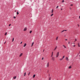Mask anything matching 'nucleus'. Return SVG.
Masks as SVG:
<instances>
[{"instance_id": "14", "label": "nucleus", "mask_w": 80, "mask_h": 80, "mask_svg": "<svg viewBox=\"0 0 80 80\" xmlns=\"http://www.w3.org/2000/svg\"><path fill=\"white\" fill-rule=\"evenodd\" d=\"M35 74H34L33 76V78H34V77H35Z\"/></svg>"}, {"instance_id": "12", "label": "nucleus", "mask_w": 80, "mask_h": 80, "mask_svg": "<svg viewBox=\"0 0 80 80\" xmlns=\"http://www.w3.org/2000/svg\"><path fill=\"white\" fill-rule=\"evenodd\" d=\"M53 52H52V55H51V57H53Z\"/></svg>"}, {"instance_id": "43", "label": "nucleus", "mask_w": 80, "mask_h": 80, "mask_svg": "<svg viewBox=\"0 0 80 80\" xmlns=\"http://www.w3.org/2000/svg\"><path fill=\"white\" fill-rule=\"evenodd\" d=\"M64 31H67V30H64Z\"/></svg>"}, {"instance_id": "47", "label": "nucleus", "mask_w": 80, "mask_h": 80, "mask_svg": "<svg viewBox=\"0 0 80 80\" xmlns=\"http://www.w3.org/2000/svg\"><path fill=\"white\" fill-rule=\"evenodd\" d=\"M15 12H16V11H15Z\"/></svg>"}, {"instance_id": "10", "label": "nucleus", "mask_w": 80, "mask_h": 80, "mask_svg": "<svg viewBox=\"0 0 80 80\" xmlns=\"http://www.w3.org/2000/svg\"><path fill=\"white\" fill-rule=\"evenodd\" d=\"M63 47H64V48H66L67 47H66V46H65L64 45H63Z\"/></svg>"}, {"instance_id": "18", "label": "nucleus", "mask_w": 80, "mask_h": 80, "mask_svg": "<svg viewBox=\"0 0 80 80\" xmlns=\"http://www.w3.org/2000/svg\"><path fill=\"white\" fill-rule=\"evenodd\" d=\"M64 58H65V56H64L62 57V59H64Z\"/></svg>"}, {"instance_id": "34", "label": "nucleus", "mask_w": 80, "mask_h": 80, "mask_svg": "<svg viewBox=\"0 0 80 80\" xmlns=\"http://www.w3.org/2000/svg\"><path fill=\"white\" fill-rule=\"evenodd\" d=\"M22 42H21V43H20V44H22Z\"/></svg>"}, {"instance_id": "7", "label": "nucleus", "mask_w": 80, "mask_h": 80, "mask_svg": "<svg viewBox=\"0 0 80 80\" xmlns=\"http://www.w3.org/2000/svg\"><path fill=\"white\" fill-rule=\"evenodd\" d=\"M27 46V44L26 43H25L24 45V47H26V46Z\"/></svg>"}, {"instance_id": "37", "label": "nucleus", "mask_w": 80, "mask_h": 80, "mask_svg": "<svg viewBox=\"0 0 80 80\" xmlns=\"http://www.w3.org/2000/svg\"><path fill=\"white\" fill-rule=\"evenodd\" d=\"M50 78H49V80H50Z\"/></svg>"}, {"instance_id": "15", "label": "nucleus", "mask_w": 80, "mask_h": 80, "mask_svg": "<svg viewBox=\"0 0 80 80\" xmlns=\"http://www.w3.org/2000/svg\"><path fill=\"white\" fill-rule=\"evenodd\" d=\"M13 41H14V38H12V42H13Z\"/></svg>"}, {"instance_id": "44", "label": "nucleus", "mask_w": 80, "mask_h": 80, "mask_svg": "<svg viewBox=\"0 0 80 80\" xmlns=\"http://www.w3.org/2000/svg\"><path fill=\"white\" fill-rule=\"evenodd\" d=\"M78 27H79V24H78Z\"/></svg>"}, {"instance_id": "2", "label": "nucleus", "mask_w": 80, "mask_h": 80, "mask_svg": "<svg viewBox=\"0 0 80 80\" xmlns=\"http://www.w3.org/2000/svg\"><path fill=\"white\" fill-rule=\"evenodd\" d=\"M27 30V27H25V28H24L23 31H26Z\"/></svg>"}, {"instance_id": "11", "label": "nucleus", "mask_w": 80, "mask_h": 80, "mask_svg": "<svg viewBox=\"0 0 80 80\" xmlns=\"http://www.w3.org/2000/svg\"><path fill=\"white\" fill-rule=\"evenodd\" d=\"M58 37H56V40H58Z\"/></svg>"}, {"instance_id": "26", "label": "nucleus", "mask_w": 80, "mask_h": 80, "mask_svg": "<svg viewBox=\"0 0 80 80\" xmlns=\"http://www.w3.org/2000/svg\"><path fill=\"white\" fill-rule=\"evenodd\" d=\"M63 60V59H62V58L59 59V60Z\"/></svg>"}, {"instance_id": "40", "label": "nucleus", "mask_w": 80, "mask_h": 80, "mask_svg": "<svg viewBox=\"0 0 80 80\" xmlns=\"http://www.w3.org/2000/svg\"><path fill=\"white\" fill-rule=\"evenodd\" d=\"M65 40H66V41L67 40V39H65Z\"/></svg>"}, {"instance_id": "29", "label": "nucleus", "mask_w": 80, "mask_h": 80, "mask_svg": "<svg viewBox=\"0 0 80 80\" xmlns=\"http://www.w3.org/2000/svg\"><path fill=\"white\" fill-rule=\"evenodd\" d=\"M70 6H73V4H71Z\"/></svg>"}, {"instance_id": "9", "label": "nucleus", "mask_w": 80, "mask_h": 80, "mask_svg": "<svg viewBox=\"0 0 80 80\" xmlns=\"http://www.w3.org/2000/svg\"><path fill=\"white\" fill-rule=\"evenodd\" d=\"M57 46H56V47L54 48V50L55 51L56 49H57Z\"/></svg>"}, {"instance_id": "24", "label": "nucleus", "mask_w": 80, "mask_h": 80, "mask_svg": "<svg viewBox=\"0 0 80 80\" xmlns=\"http://www.w3.org/2000/svg\"><path fill=\"white\" fill-rule=\"evenodd\" d=\"M72 68V67L71 66H69L68 68Z\"/></svg>"}, {"instance_id": "20", "label": "nucleus", "mask_w": 80, "mask_h": 80, "mask_svg": "<svg viewBox=\"0 0 80 80\" xmlns=\"http://www.w3.org/2000/svg\"><path fill=\"white\" fill-rule=\"evenodd\" d=\"M32 31H30L29 33H32Z\"/></svg>"}, {"instance_id": "6", "label": "nucleus", "mask_w": 80, "mask_h": 80, "mask_svg": "<svg viewBox=\"0 0 80 80\" xmlns=\"http://www.w3.org/2000/svg\"><path fill=\"white\" fill-rule=\"evenodd\" d=\"M22 55H23V53H21L19 55V57H20L21 56H22Z\"/></svg>"}, {"instance_id": "25", "label": "nucleus", "mask_w": 80, "mask_h": 80, "mask_svg": "<svg viewBox=\"0 0 80 80\" xmlns=\"http://www.w3.org/2000/svg\"><path fill=\"white\" fill-rule=\"evenodd\" d=\"M53 15V14H51V17H52V15Z\"/></svg>"}, {"instance_id": "22", "label": "nucleus", "mask_w": 80, "mask_h": 80, "mask_svg": "<svg viewBox=\"0 0 80 80\" xmlns=\"http://www.w3.org/2000/svg\"><path fill=\"white\" fill-rule=\"evenodd\" d=\"M75 47V45L72 46V47Z\"/></svg>"}, {"instance_id": "28", "label": "nucleus", "mask_w": 80, "mask_h": 80, "mask_svg": "<svg viewBox=\"0 0 80 80\" xmlns=\"http://www.w3.org/2000/svg\"><path fill=\"white\" fill-rule=\"evenodd\" d=\"M13 18H16V17L14 16V17H13Z\"/></svg>"}, {"instance_id": "41", "label": "nucleus", "mask_w": 80, "mask_h": 80, "mask_svg": "<svg viewBox=\"0 0 80 80\" xmlns=\"http://www.w3.org/2000/svg\"><path fill=\"white\" fill-rule=\"evenodd\" d=\"M68 44H70V42H68Z\"/></svg>"}, {"instance_id": "38", "label": "nucleus", "mask_w": 80, "mask_h": 80, "mask_svg": "<svg viewBox=\"0 0 80 80\" xmlns=\"http://www.w3.org/2000/svg\"><path fill=\"white\" fill-rule=\"evenodd\" d=\"M44 58L43 57L42 58V60H43V59Z\"/></svg>"}, {"instance_id": "33", "label": "nucleus", "mask_w": 80, "mask_h": 80, "mask_svg": "<svg viewBox=\"0 0 80 80\" xmlns=\"http://www.w3.org/2000/svg\"><path fill=\"white\" fill-rule=\"evenodd\" d=\"M76 41H77V39H75V42H76Z\"/></svg>"}, {"instance_id": "4", "label": "nucleus", "mask_w": 80, "mask_h": 80, "mask_svg": "<svg viewBox=\"0 0 80 80\" xmlns=\"http://www.w3.org/2000/svg\"><path fill=\"white\" fill-rule=\"evenodd\" d=\"M52 60L54 61V60H55V59L53 57H52Z\"/></svg>"}, {"instance_id": "16", "label": "nucleus", "mask_w": 80, "mask_h": 80, "mask_svg": "<svg viewBox=\"0 0 80 80\" xmlns=\"http://www.w3.org/2000/svg\"><path fill=\"white\" fill-rule=\"evenodd\" d=\"M16 76H15L13 77L14 79H16Z\"/></svg>"}, {"instance_id": "30", "label": "nucleus", "mask_w": 80, "mask_h": 80, "mask_svg": "<svg viewBox=\"0 0 80 80\" xmlns=\"http://www.w3.org/2000/svg\"><path fill=\"white\" fill-rule=\"evenodd\" d=\"M58 8V6L56 7V8Z\"/></svg>"}, {"instance_id": "19", "label": "nucleus", "mask_w": 80, "mask_h": 80, "mask_svg": "<svg viewBox=\"0 0 80 80\" xmlns=\"http://www.w3.org/2000/svg\"><path fill=\"white\" fill-rule=\"evenodd\" d=\"M78 47H80V44H79V43H78Z\"/></svg>"}, {"instance_id": "17", "label": "nucleus", "mask_w": 80, "mask_h": 80, "mask_svg": "<svg viewBox=\"0 0 80 80\" xmlns=\"http://www.w3.org/2000/svg\"><path fill=\"white\" fill-rule=\"evenodd\" d=\"M7 35V32H6L5 33V35Z\"/></svg>"}, {"instance_id": "31", "label": "nucleus", "mask_w": 80, "mask_h": 80, "mask_svg": "<svg viewBox=\"0 0 80 80\" xmlns=\"http://www.w3.org/2000/svg\"><path fill=\"white\" fill-rule=\"evenodd\" d=\"M30 73V72H29V73L28 74V75H29Z\"/></svg>"}, {"instance_id": "42", "label": "nucleus", "mask_w": 80, "mask_h": 80, "mask_svg": "<svg viewBox=\"0 0 80 80\" xmlns=\"http://www.w3.org/2000/svg\"><path fill=\"white\" fill-rule=\"evenodd\" d=\"M63 9L62 8H61V10H62Z\"/></svg>"}, {"instance_id": "5", "label": "nucleus", "mask_w": 80, "mask_h": 80, "mask_svg": "<svg viewBox=\"0 0 80 80\" xmlns=\"http://www.w3.org/2000/svg\"><path fill=\"white\" fill-rule=\"evenodd\" d=\"M66 60L67 61H68V57H66Z\"/></svg>"}, {"instance_id": "35", "label": "nucleus", "mask_w": 80, "mask_h": 80, "mask_svg": "<svg viewBox=\"0 0 80 80\" xmlns=\"http://www.w3.org/2000/svg\"><path fill=\"white\" fill-rule=\"evenodd\" d=\"M62 2H64V0H62Z\"/></svg>"}, {"instance_id": "45", "label": "nucleus", "mask_w": 80, "mask_h": 80, "mask_svg": "<svg viewBox=\"0 0 80 80\" xmlns=\"http://www.w3.org/2000/svg\"><path fill=\"white\" fill-rule=\"evenodd\" d=\"M73 43V44H75V43Z\"/></svg>"}, {"instance_id": "39", "label": "nucleus", "mask_w": 80, "mask_h": 80, "mask_svg": "<svg viewBox=\"0 0 80 80\" xmlns=\"http://www.w3.org/2000/svg\"><path fill=\"white\" fill-rule=\"evenodd\" d=\"M5 43H6V42H5L4 43V44H5Z\"/></svg>"}, {"instance_id": "46", "label": "nucleus", "mask_w": 80, "mask_h": 80, "mask_svg": "<svg viewBox=\"0 0 80 80\" xmlns=\"http://www.w3.org/2000/svg\"><path fill=\"white\" fill-rule=\"evenodd\" d=\"M70 10H71V9H72L71 8H70Z\"/></svg>"}, {"instance_id": "3", "label": "nucleus", "mask_w": 80, "mask_h": 80, "mask_svg": "<svg viewBox=\"0 0 80 80\" xmlns=\"http://www.w3.org/2000/svg\"><path fill=\"white\" fill-rule=\"evenodd\" d=\"M49 66V62H48L47 64V67H48Z\"/></svg>"}, {"instance_id": "8", "label": "nucleus", "mask_w": 80, "mask_h": 80, "mask_svg": "<svg viewBox=\"0 0 80 80\" xmlns=\"http://www.w3.org/2000/svg\"><path fill=\"white\" fill-rule=\"evenodd\" d=\"M33 44H34V42H33L32 43V45H31V47H33Z\"/></svg>"}, {"instance_id": "1", "label": "nucleus", "mask_w": 80, "mask_h": 80, "mask_svg": "<svg viewBox=\"0 0 80 80\" xmlns=\"http://www.w3.org/2000/svg\"><path fill=\"white\" fill-rule=\"evenodd\" d=\"M59 56V52H58L56 53V58H58V57Z\"/></svg>"}, {"instance_id": "27", "label": "nucleus", "mask_w": 80, "mask_h": 80, "mask_svg": "<svg viewBox=\"0 0 80 80\" xmlns=\"http://www.w3.org/2000/svg\"><path fill=\"white\" fill-rule=\"evenodd\" d=\"M65 31L64 30H63L62 32H64Z\"/></svg>"}, {"instance_id": "23", "label": "nucleus", "mask_w": 80, "mask_h": 80, "mask_svg": "<svg viewBox=\"0 0 80 80\" xmlns=\"http://www.w3.org/2000/svg\"><path fill=\"white\" fill-rule=\"evenodd\" d=\"M19 14V13H18V12H17V15H18Z\"/></svg>"}, {"instance_id": "36", "label": "nucleus", "mask_w": 80, "mask_h": 80, "mask_svg": "<svg viewBox=\"0 0 80 80\" xmlns=\"http://www.w3.org/2000/svg\"><path fill=\"white\" fill-rule=\"evenodd\" d=\"M44 51H45V50L44 49V50H43V52H44Z\"/></svg>"}, {"instance_id": "32", "label": "nucleus", "mask_w": 80, "mask_h": 80, "mask_svg": "<svg viewBox=\"0 0 80 80\" xmlns=\"http://www.w3.org/2000/svg\"><path fill=\"white\" fill-rule=\"evenodd\" d=\"M10 25H11V24H10L9 25V26H10Z\"/></svg>"}, {"instance_id": "21", "label": "nucleus", "mask_w": 80, "mask_h": 80, "mask_svg": "<svg viewBox=\"0 0 80 80\" xmlns=\"http://www.w3.org/2000/svg\"><path fill=\"white\" fill-rule=\"evenodd\" d=\"M25 75H26V72H25V73H24V76H25Z\"/></svg>"}, {"instance_id": "48", "label": "nucleus", "mask_w": 80, "mask_h": 80, "mask_svg": "<svg viewBox=\"0 0 80 80\" xmlns=\"http://www.w3.org/2000/svg\"><path fill=\"white\" fill-rule=\"evenodd\" d=\"M74 42H75V41H74Z\"/></svg>"}, {"instance_id": "13", "label": "nucleus", "mask_w": 80, "mask_h": 80, "mask_svg": "<svg viewBox=\"0 0 80 80\" xmlns=\"http://www.w3.org/2000/svg\"><path fill=\"white\" fill-rule=\"evenodd\" d=\"M53 9H52L51 11V13H53Z\"/></svg>"}]
</instances>
